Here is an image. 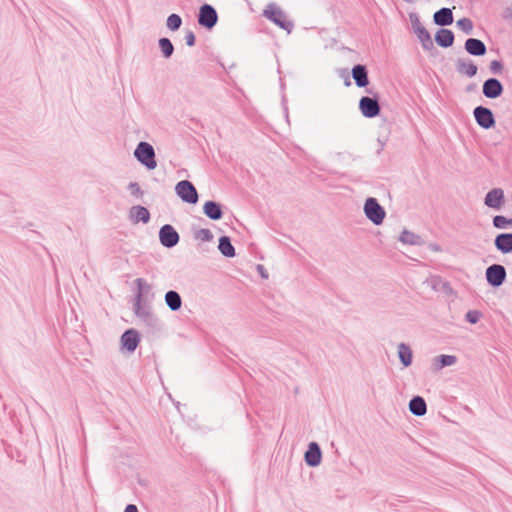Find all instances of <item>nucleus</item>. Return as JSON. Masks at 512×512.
<instances>
[{"instance_id": "obj_1", "label": "nucleus", "mask_w": 512, "mask_h": 512, "mask_svg": "<svg viewBox=\"0 0 512 512\" xmlns=\"http://www.w3.org/2000/svg\"><path fill=\"white\" fill-rule=\"evenodd\" d=\"M135 156L150 169L156 166L153 147L148 143L141 142L135 150Z\"/></svg>"}, {"instance_id": "obj_2", "label": "nucleus", "mask_w": 512, "mask_h": 512, "mask_svg": "<svg viewBox=\"0 0 512 512\" xmlns=\"http://www.w3.org/2000/svg\"><path fill=\"white\" fill-rule=\"evenodd\" d=\"M176 192L182 200L188 203L194 204L198 200L195 187L188 181L179 182L176 186Z\"/></svg>"}, {"instance_id": "obj_3", "label": "nucleus", "mask_w": 512, "mask_h": 512, "mask_svg": "<svg viewBox=\"0 0 512 512\" xmlns=\"http://www.w3.org/2000/svg\"><path fill=\"white\" fill-rule=\"evenodd\" d=\"M365 212L368 218L376 224L381 223L385 215L381 206L374 199L367 200L365 204Z\"/></svg>"}, {"instance_id": "obj_4", "label": "nucleus", "mask_w": 512, "mask_h": 512, "mask_svg": "<svg viewBox=\"0 0 512 512\" xmlns=\"http://www.w3.org/2000/svg\"><path fill=\"white\" fill-rule=\"evenodd\" d=\"M216 21V11L209 5L202 6L199 13V23L204 27L212 28Z\"/></svg>"}, {"instance_id": "obj_5", "label": "nucleus", "mask_w": 512, "mask_h": 512, "mask_svg": "<svg viewBox=\"0 0 512 512\" xmlns=\"http://www.w3.org/2000/svg\"><path fill=\"white\" fill-rule=\"evenodd\" d=\"M505 269L501 265H493L487 270V280L494 286L500 285L505 278Z\"/></svg>"}, {"instance_id": "obj_6", "label": "nucleus", "mask_w": 512, "mask_h": 512, "mask_svg": "<svg viewBox=\"0 0 512 512\" xmlns=\"http://www.w3.org/2000/svg\"><path fill=\"white\" fill-rule=\"evenodd\" d=\"M160 240L163 245L171 247L178 242L179 236L173 227L165 225L160 231Z\"/></svg>"}, {"instance_id": "obj_7", "label": "nucleus", "mask_w": 512, "mask_h": 512, "mask_svg": "<svg viewBox=\"0 0 512 512\" xmlns=\"http://www.w3.org/2000/svg\"><path fill=\"white\" fill-rule=\"evenodd\" d=\"M360 109L367 117H374L379 113V106L376 100L364 97L360 101Z\"/></svg>"}, {"instance_id": "obj_8", "label": "nucleus", "mask_w": 512, "mask_h": 512, "mask_svg": "<svg viewBox=\"0 0 512 512\" xmlns=\"http://www.w3.org/2000/svg\"><path fill=\"white\" fill-rule=\"evenodd\" d=\"M503 91L501 83L496 79H489L483 85V93L488 98H496Z\"/></svg>"}, {"instance_id": "obj_9", "label": "nucleus", "mask_w": 512, "mask_h": 512, "mask_svg": "<svg viewBox=\"0 0 512 512\" xmlns=\"http://www.w3.org/2000/svg\"><path fill=\"white\" fill-rule=\"evenodd\" d=\"M475 117L479 125L485 128H489L494 124L493 115L490 110L478 107L475 109Z\"/></svg>"}, {"instance_id": "obj_10", "label": "nucleus", "mask_w": 512, "mask_h": 512, "mask_svg": "<svg viewBox=\"0 0 512 512\" xmlns=\"http://www.w3.org/2000/svg\"><path fill=\"white\" fill-rule=\"evenodd\" d=\"M504 202V192L501 189L491 190L485 198V204L492 208H500Z\"/></svg>"}, {"instance_id": "obj_11", "label": "nucleus", "mask_w": 512, "mask_h": 512, "mask_svg": "<svg viewBox=\"0 0 512 512\" xmlns=\"http://www.w3.org/2000/svg\"><path fill=\"white\" fill-rule=\"evenodd\" d=\"M122 346L128 351H134L139 343V335L134 330L126 331L121 338Z\"/></svg>"}, {"instance_id": "obj_12", "label": "nucleus", "mask_w": 512, "mask_h": 512, "mask_svg": "<svg viewBox=\"0 0 512 512\" xmlns=\"http://www.w3.org/2000/svg\"><path fill=\"white\" fill-rule=\"evenodd\" d=\"M465 49L472 55L481 56L486 53L484 43L478 39L470 38L465 43Z\"/></svg>"}, {"instance_id": "obj_13", "label": "nucleus", "mask_w": 512, "mask_h": 512, "mask_svg": "<svg viewBox=\"0 0 512 512\" xmlns=\"http://www.w3.org/2000/svg\"><path fill=\"white\" fill-rule=\"evenodd\" d=\"M265 15L281 27L288 29L290 23L287 21L286 17L282 14L281 11L275 8H269L265 10Z\"/></svg>"}, {"instance_id": "obj_14", "label": "nucleus", "mask_w": 512, "mask_h": 512, "mask_svg": "<svg viewBox=\"0 0 512 512\" xmlns=\"http://www.w3.org/2000/svg\"><path fill=\"white\" fill-rule=\"evenodd\" d=\"M434 21L441 26L449 25L453 22V15L450 9L442 8L434 14Z\"/></svg>"}, {"instance_id": "obj_15", "label": "nucleus", "mask_w": 512, "mask_h": 512, "mask_svg": "<svg viewBox=\"0 0 512 512\" xmlns=\"http://www.w3.org/2000/svg\"><path fill=\"white\" fill-rule=\"evenodd\" d=\"M436 42L442 47H449L454 42V35L450 30L441 29L435 37Z\"/></svg>"}, {"instance_id": "obj_16", "label": "nucleus", "mask_w": 512, "mask_h": 512, "mask_svg": "<svg viewBox=\"0 0 512 512\" xmlns=\"http://www.w3.org/2000/svg\"><path fill=\"white\" fill-rule=\"evenodd\" d=\"M495 244L499 250L504 253L512 251V234H501L496 240Z\"/></svg>"}, {"instance_id": "obj_17", "label": "nucleus", "mask_w": 512, "mask_h": 512, "mask_svg": "<svg viewBox=\"0 0 512 512\" xmlns=\"http://www.w3.org/2000/svg\"><path fill=\"white\" fill-rule=\"evenodd\" d=\"M205 214L211 219H219L221 218L222 212L220 206L212 201L206 202L204 205Z\"/></svg>"}, {"instance_id": "obj_18", "label": "nucleus", "mask_w": 512, "mask_h": 512, "mask_svg": "<svg viewBox=\"0 0 512 512\" xmlns=\"http://www.w3.org/2000/svg\"><path fill=\"white\" fill-rule=\"evenodd\" d=\"M353 77L359 86H366L368 84L367 73L363 66H356L353 69Z\"/></svg>"}, {"instance_id": "obj_19", "label": "nucleus", "mask_w": 512, "mask_h": 512, "mask_svg": "<svg viewBox=\"0 0 512 512\" xmlns=\"http://www.w3.org/2000/svg\"><path fill=\"white\" fill-rule=\"evenodd\" d=\"M131 216L135 222H147L149 220V212L146 208L138 206L131 211Z\"/></svg>"}, {"instance_id": "obj_20", "label": "nucleus", "mask_w": 512, "mask_h": 512, "mask_svg": "<svg viewBox=\"0 0 512 512\" xmlns=\"http://www.w3.org/2000/svg\"><path fill=\"white\" fill-rule=\"evenodd\" d=\"M410 410L416 415H423L426 412V404L420 397H416L410 402Z\"/></svg>"}, {"instance_id": "obj_21", "label": "nucleus", "mask_w": 512, "mask_h": 512, "mask_svg": "<svg viewBox=\"0 0 512 512\" xmlns=\"http://www.w3.org/2000/svg\"><path fill=\"white\" fill-rule=\"evenodd\" d=\"M305 461L310 466H317L321 461V450H306Z\"/></svg>"}, {"instance_id": "obj_22", "label": "nucleus", "mask_w": 512, "mask_h": 512, "mask_svg": "<svg viewBox=\"0 0 512 512\" xmlns=\"http://www.w3.org/2000/svg\"><path fill=\"white\" fill-rule=\"evenodd\" d=\"M219 249L225 256H228V257L234 256V253H235L234 247L232 246L229 238H227V237H222L220 239Z\"/></svg>"}, {"instance_id": "obj_23", "label": "nucleus", "mask_w": 512, "mask_h": 512, "mask_svg": "<svg viewBox=\"0 0 512 512\" xmlns=\"http://www.w3.org/2000/svg\"><path fill=\"white\" fill-rule=\"evenodd\" d=\"M166 302L173 310H177L181 306L180 296L174 291H169L166 294Z\"/></svg>"}, {"instance_id": "obj_24", "label": "nucleus", "mask_w": 512, "mask_h": 512, "mask_svg": "<svg viewBox=\"0 0 512 512\" xmlns=\"http://www.w3.org/2000/svg\"><path fill=\"white\" fill-rule=\"evenodd\" d=\"M460 72L472 77L477 73V66L471 61H463L460 65Z\"/></svg>"}, {"instance_id": "obj_25", "label": "nucleus", "mask_w": 512, "mask_h": 512, "mask_svg": "<svg viewBox=\"0 0 512 512\" xmlns=\"http://www.w3.org/2000/svg\"><path fill=\"white\" fill-rule=\"evenodd\" d=\"M399 356L405 366H408L412 360V353L410 349L404 345L399 347Z\"/></svg>"}, {"instance_id": "obj_26", "label": "nucleus", "mask_w": 512, "mask_h": 512, "mask_svg": "<svg viewBox=\"0 0 512 512\" xmlns=\"http://www.w3.org/2000/svg\"><path fill=\"white\" fill-rule=\"evenodd\" d=\"M181 22V18L178 15L172 14L167 19V26L171 30H177L180 27Z\"/></svg>"}, {"instance_id": "obj_27", "label": "nucleus", "mask_w": 512, "mask_h": 512, "mask_svg": "<svg viewBox=\"0 0 512 512\" xmlns=\"http://www.w3.org/2000/svg\"><path fill=\"white\" fill-rule=\"evenodd\" d=\"M159 45H160L162 52L164 53V55L166 57H168L172 54L173 45L171 44V42L168 39H166V38L161 39L159 42Z\"/></svg>"}, {"instance_id": "obj_28", "label": "nucleus", "mask_w": 512, "mask_h": 512, "mask_svg": "<svg viewBox=\"0 0 512 512\" xmlns=\"http://www.w3.org/2000/svg\"><path fill=\"white\" fill-rule=\"evenodd\" d=\"M494 226L497 228H506L508 225L512 226V219H507L504 216H495L493 220Z\"/></svg>"}, {"instance_id": "obj_29", "label": "nucleus", "mask_w": 512, "mask_h": 512, "mask_svg": "<svg viewBox=\"0 0 512 512\" xmlns=\"http://www.w3.org/2000/svg\"><path fill=\"white\" fill-rule=\"evenodd\" d=\"M457 26L466 33H470L473 28V24L470 19L463 18L457 21Z\"/></svg>"}, {"instance_id": "obj_30", "label": "nucleus", "mask_w": 512, "mask_h": 512, "mask_svg": "<svg viewBox=\"0 0 512 512\" xmlns=\"http://www.w3.org/2000/svg\"><path fill=\"white\" fill-rule=\"evenodd\" d=\"M454 362H455V357H453V356H442V358H441L442 366L451 365Z\"/></svg>"}, {"instance_id": "obj_31", "label": "nucleus", "mask_w": 512, "mask_h": 512, "mask_svg": "<svg viewBox=\"0 0 512 512\" xmlns=\"http://www.w3.org/2000/svg\"><path fill=\"white\" fill-rule=\"evenodd\" d=\"M467 319L471 322V323H476L477 320L479 319V313L478 312H469L467 314Z\"/></svg>"}, {"instance_id": "obj_32", "label": "nucleus", "mask_w": 512, "mask_h": 512, "mask_svg": "<svg viewBox=\"0 0 512 512\" xmlns=\"http://www.w3.org/2000/svg\"><path fill=\"white\" fill-rule=\"evenodd\" d=\"M124 512H138V509L135 505L130 504L125 508Z\"/></svg>"}, {"instance_id": "obj_33", "label": "nucleus", "mask_w": 512, "mask_h": 512, "mask_svg": "<svg viewBox=\"0 0 512 512\" xmlns=\"http://www.w3.org/2000/svg\"><path fill=\"white\" fill-rule=\"evenodd\" d=\"M194 41H195V37L193 34H189L187 36V43L188 45L192 46L194 44Z\"/></svg>"}, {"instance_id": "obj_34", "label": "nucleus", "mask_w": 512, "mask_h": 512, "mask_svg": "<svg viewBox=\"0 0 512 512\" xmlns=\"http://www.w3.org/2000/svg\"><path fill=\"white\" fill-rule=\"evenodd\" d=\"M491 67L493 70H499L501 69V64L498 61H494L492 62Z\"/></svg>"}, {"instance_id": "obj_35", "label": "nucleus", "mask_w": 512, "mask_h": 512, "mask_svg": "<svg viewBox=\"0 0 512 512\" xmlns=\"http://www.w3.org/2000/svg\"><path fill=\"white\" fill-rule=\"evenodd\" d=\"M309 448L314 449V448H318V447L315 444H311Z\"/></svg>"}]
</instances>
